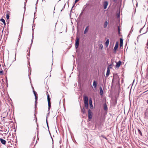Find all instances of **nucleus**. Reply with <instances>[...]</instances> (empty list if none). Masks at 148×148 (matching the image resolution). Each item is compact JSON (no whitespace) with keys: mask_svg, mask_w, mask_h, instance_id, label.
I'll return each instance as SVG.
<instances>
[{"mask_svg":"<svg viewBox=\"0 0 148 148\" xmlns=\"http://www.w3.org/2000/svg\"><path fill=\"white\" fill-rule=\"evenodd\" d=\"M88 116L89 121H90L92 118V112L90 109L88 111Z\"/></svg>","mask_w":148,"mask_h":148,"instance_id":"nucleus-1","label":"nucleus"},{"mask_svg":"<svg viewBox=\"0 0 148 148\" xmlns=\"http://www.w3.org/2000/svg\"><path fill=\"white\" fill-rule=\"evenodd\" d=\"M47 100L48 105V110L49 111L51 107V99L50 98L49 95H47Z\"/></svg>","mask_w":148,"mask_h":148,"instance_id":"nucleus-2","label":"nucleus"},{"mask_svg":"<svg viewBox=\"0 0 148 148\" xmlns=\"http://www.w3.org/2000/svg\"><path fill=\"white\" fill-rule=\"evenodd\" d=\"M33 92L34 95L35 97V108L36 109V102H37V98H38V97H37V93L34 90H33Z\"/></svg>","mask_w":148,"mask_h":148,"instance_id":"nucleus-3","label":"nucleus"},{"mask_svg":"<svg viewBox=\"0 0 148 148\" xmlns=\"http://www.w3.org/2000/svg\"><path fill=\"white\" fill-rule=\"evenodd\" d=\"M76 39L75 40V47L76 49H77L79 46V38H76Z\"/></svg>","mask_w":148,"mask_h":148,"instance_id":"nucleus-4","label":"nucleus"},{"mask_svg":"<svg viewBox=\"0 0 148 148\" xmlns=\"http://www.w3.org/2000/svg\"><path fill=\"white\" fill-rule=\"evenodd\" d=\"M108 5V2L107 1H105L103 3V8L106 9L107 8V6Z\"/></svg>","mask_w":148,"mask_h":148,"instance_id":"nucleus-5","label":"nucleus"},{"mask_svg":"<svg viewBox=\"0 0 148 148\" xmlns=\"http://www.w3.org/2000/svg\"><path fill=\"white\" fill-rule=\"evenodd\" d=\"M121 61L119 60L118 62L116 63V68H119L120 67L121 64Z\"/></svg>","mask_w":148,"mask_h":148,"instance_id":"nucleus-6","label":"nucleus"},{"mask_svg":"<svg viewBox=\"0 0 148 148\" xmlns=\"http://www.w3.org/2000/svg\"><path fill=\"white\" fill-rule=\"evenodd\" d=\"M90 108L91 109L93 108L91 99L90 98L89 100Z\"/></svg>","mask_w":148,"mask_h":148,"instance_id":"nucleus-7","label":"nucleus"},{"mask_svg":"<svg viewBox=\"0 0 148 148\" xmlns=\"http://www.w3.org/2000/svg\"><path fill=\"white\" fill-rule=\"evenodd\" d=\"M119 46V43L118 42H117L115 44V46L114 48V51H116L117 49Z\"/></svg>","mask_w":148,"mask_h":148,"instance_id":"nucleus-8","label":"nucleus"},{"mask_svg":"<svg viewBox=\"0 0 148 148\" xmlns=\"http://www.w3.org/2000/svg\"><path fill=\"white\" fill-rule=\"evenodd\" d=\"M120 45L119 46L120 47H122L123 45V39L122 38H120Z\"/></svg>","mask_w":148,"mask_h":148,"instance_id":"nucleus-9","label":"nucleus"},{"mask_svg":"<svg viewBox=\"0 0 148 148\" xmlns=\"http://www.w3.org/2000/svg\"><path fill=\"white\" fill-rule=\"evenodd\" d=\"M0 140L1 143L3 145H5L6 143L5 140L2 139V138H0Z\"/></svg>","mask_w":148,"mask_h":148,"instance_id":"nucleus-10","label":"nucleus"},{"mask_svg":"<svg viewBox=\"0 0 148 148\" xmlns=\"http://www.w3.org/2000/svg\"><path fill=\"white\" fill-rule=\"evenodd\" d=\"M145 118L146 119H148V110H147L145 113Z\"/></svg>","mask_w":148,"mask_h":148,"instance_id":"nucleus-11","label":"nucleus"},{"mask_svg":"<svg viewBox=\"0 0 148 148\" xmlns=\"http://www.w3.org/2000/svg\"><path fill=\"white\" fill-rule=\"evenodd\" d=\"M103 109L105 111H107L108 110V107L106 103H105L103 104Z\"/></svg>","mask_w":148,"mask_h":148,"instance_id":"nucleus-12","label":"nucleus"},{"mask_svg":"<svg viewBox=\"0 0 148 148\" xmlns=\"http://www.w3.org/2000/svg\"><path fill=\"white\" fill-rule=\"evenodd\" d=\"M85 105V106L86 108L88 109V102H84Z\"/></svg>","mask_w":148,"mask_h":148,"instance_id":"nucleus-13","label":"nucleus"},{"mask_svg":"<svg viewBox=\"0 0 148 148\" xmlns=\"http://www.w3.org/2000/svg\"><path fill=\"white\" fill-rule=\"evenodd\" d=\"M100 95L101 96H102L103 94V91L101 87H100Z\"/></svg>","mask_w":148,"mask_h":148,"instance_id":"nucleus-14","label":"nucleus"},{"mask_svg":"<svg viewBox=\"0 0 148 148\" xmlns=\"http://www.w3.org/2000/svg\"><path fill=\"white\" fill-rule=\"evenodd\" d=\"M93 86H94L95 88H96L97 86V82L94 80L93 81Z\"/></svg>","mask_w":148,"mask_h":148,"instance_id":"nucleus-15","label":"nucleus"},{"mask_svg":"<svg viewBox=\"0 0 148 148\" xmlns=\"http://www.w3.org/2000/svg\"><path fill=\"white\" fill-rule=\"evenodd\" d=\"M110 73V70L109 69V68H108L107 71V73L106 74V76L107 77H108Z\"/></svg>","mask_w":148,"mask_h":148,"instance_id":"nucleus-16","label":"nucleus"},{"mask_svg":"<svg viewBox=\"0 0 148 148\" xmlns=\"http://www.w3.org/2000/svg\"><path fill=\"white\" fill-rule=\"evenodd\" d=\"M88 98L87 96H85L84 97V102H88Z\"/></svg>","mask_w":148,"mask_h":148,"instance_id":"nucleus-17","label":"nucleus"},{"mask_svg":"<svg viewBox=\"0 0 148 148\" xmlns=\"http://www.w3.org/2000/svg\"><path fill=\"white\" fill-rule=\"evenodd\" d=\"M109 42V40L108 39L106 41L105 43V45L106 46V47H108V45Z\"/></svg>","mask_w":148,"mask_h":148,"instance_id":"nucleus-18","label":"nucleus"},{"mask_svg":"<svg viewBox=\"0 0 148 148\" xmlns=\"http://www.w3.org/2000/svg\"><path fill=\"white\" fill-rule=\"evenodd\" d=\"M88 26H87L86 29H85V30L84 31V34H86L87 32L88 31Z\"/></svg>","mask_w":148,"mask_h":148,"instance_id":"nucleus-19","label":"nucleus"},{"mask_svg":"<svg viewBox=\"0 0 148 148\" xmlns=\"http://www.w3.org/2000/svg\"><path fill=\"white\" fill-rule=\"evenodd\" d=\"M108 24V23L107 21H106L105 22L104 25V27L105 28H106L107 25Z\"/></svg>","mask_w":148,"mask_h":148,"instance_id":"nucleus-20","label":"nucleus"},{"mask_svg":"<svg viewBox=\"0 0 148 148\" xmlns=\"http://www.w3.org/2000/svg\"><path fill=\"white\" fill-rule=\"evenodd\" d=\"M0 21H1L3 23V24H4V25H6V23H5V20L1 18L0 19Z\"/></svg>","mask_w":148,"mask_h":148,"instance_id":"nucleus-21","label":"nucleus"},{"mask_svg":"<svg viewBox=\"0 0 148 148\" xmlns=\"http://www.w3.org/2000/svg\"><path fill=\"white\" fill-rule=\"evenodd\" d=\"M99 48L101 49H102L103 47V46L102 44H99Z\"/></svg>","mask_w":148,"mask_h":148,"instance_id":"nucleus-22","label":"nucleus"},{"mask_svg":"<svg viewBox=\"0 0 148 148\" xmlns=\"http://www.w3.org/2000/svg\"><path fill=\"white\" fill-rule=\"evenodd\" d=\"M81 111L83 114H84L85 113V110L84 108H83L82 109V108L81 109Z\"/></svg>","mask_w":148,"mask_h":148,"instance_id":"nucleus-23","label":"nucleus"},{"mask_svg":"<svg viewBox=\"0 0 148 148\" xmlns=\"http://www.w3.org/2000/svg\"><path fill=\"white\" fill-rule=\"evenodd\" d=\"M138 133L141 136H142V132H141V131L139 129H138Z\"/></svg>","mask_w":148,"mask_h":148,"instance_id":"nucleus-24","label":"nucleus"},{"mask_svg":"<svg viewBox=\"0 0 148 148\" xmlns=\"http://www.w3.org/2000/svg\"><path fill=\"white\" fill-rule=\"evenodd\" d=\"M118 34H120L121 29H120L119 26L118 27Z\"/></svg>","mask_w":148,"mask_h":148,"instance_id":"nucleus-25","label":"nucleus"},{"mask_svg":"<svg viewBox=\"0 0 148 148\" xmlns=\"http://www.w3.org/2000/svg\"><path fill=\"white\" fill-rule=\"evenodd\" d=\"M3 74V71H0V75H2Z\"/></svg>","mask_w":148,"mask_h":148,"instance_id":"nucleus-26","label":"nucleus"},{"mask_svg":"<svg viewBox=\"0 0 148 148\" xmlns=\"http://www.w3.org/2000/svg\"><path fill=\"white\" fill-rule=\"evenodd\" d=\"M33 39H34V38H32V39L31 40V45H30V47H31L32 45V42H33Z\"/></svg>","mask_w":148,"mask_h":148,"instance_id":"nucleus-27","label":"nucleus"},{"mask_svg":"<svg viewBox=\"0 0 148 148\" xmlns=\"http://www.w3.org/2000/svg\"><path fill=\"white\" fill-rule=\"evenodd\" d=\"M9 16L8 14H7L6 15V17L7 19H8L9 18Z\"/></svg>","mask_w":148,"mask_h":148,"instance_id":"nucleus-28","label":"nucleus"},{"mask_svg":"<svg viewBox=\"0 0 148 148\" xmlns=\"http://www.w3.org/2000/svg\"><path fill=\"white\" fill-rule=\"evenodd\" d=\"M101 137L104 138L106 139V137L103 135H101Z\"/></svg>","mask_w":148,"mask_h":148,"instance_id":"nucleus-29","label":"nucleus"},{"mask_svg":"<svg viewBox=\"0 0 148 148\" xmlns=\"http://www.w3.org/2000/svg\"><path fill=\"white\" fill-rule=\"evenodd\" d=\"M46 123H47V125H48V123L47 121V119H46Z\"/></svg>","mask_w":148,"mask_h":148,"instance_id":"nucleus-30","label":"nucleus"},{"mask_svg":"<svg viewBox=\"0 0 148 148\" xmlns=\"http://www.w3.org/2000/svg\"><path fill=\"white\" fill-rule=\"evenodd\" d=\"M143 28H141V29H140V33H141V31L143 30Z\"/></svg>","mask_w":148,"mask_h":148,"instance_id":"nucleus-31","label":"nucleus"},{"mask_svg":"<svg viewBox=\"0 0 148 148\" xmlns=\"http://www.w3.org/2000/svg\"><path fill=\"white\" fill-rule=\"evenodd\" d=\"M79 0H75V3L77 2Z\"/></svg>","mask_w":148,"mask_h":148,"instance_id":"nucleus-32","label":"nucleus"},{"mask_svg":"<svg viewBox=\"0 0 148 148\" xmlns=\"http://www.w3.org/2000/svg\"><path fill=\"white\" fill-rule=\"evenodd\" d=\"M19 40H20V39H19V38H18V41H18V42H17V46H18V42H19Z\"/></svg>","mask_w":148,"mask_h":148,"instance_id":"nucleus-33","label":"nucleus"},{"mask_svg":"<svg viewBox=\"0 0 148 148\" xmlns=\"http://www.w3.org/2000/svg\"><path fill=\"white\" fill-rule=\"evenodd\" d=\"M113 1L115 2H116V0H113Z\"/></svg>","mask_w":148,"mask_h":148,"instance_id":"nucleus-34","label":"nucleus"},{"mask_svg":"<svg viewBox=\"0 0 148 148\" xmlns=\"http://www.w3.org/2000/svg\"><path fill=\"white\" fill-rule=\"evenodd\" d=\"M111 64H110V65H109V67L110 68H111Z\"/></svg>","mask_w":148,"mask_h":148,"instance_id":"nucleus-35","label":"nucleus"},{"mask_svg":"<svg viewBox=\"0 0 148 148\" xmlns=\"http://www.w3.org/2000/svg\"><path fill=\"white\" fill-rule=\"evenodd\" d=\"M16 54H15V60H16Z\"/></svg>","mask_w":148,"mask_h":148,"instance_id":"nucleus-36","label":"nucleus"},{"mask_svg":"<svg viewBox=\"0 0 148 148\" xmlns=\"http://www.w3.org/2000/svg\"><path fill=\"white\" fill-rule=\"evenodd\" d=\"M147 103L148 104V100H147Z\"/></svg>","mask_w":148,"mask_h":148,"instance_id":"nucleus-37","label":"nucleus"},{"mask_svg":"<svg viewBox=\"0 0 148 148\" xmlns=\"http://www.w3.org/2000/svg\"><path fill=\"white\" fill-rule=\"evenodd\" d=\"M52 140H53V139H52Z\"/></svg>","mask_w":148,"mask_h":148,"instance_id":"nucleus-38","label":"nucleus"},{"mask_svg":"<svg viewBox=\"0 0 148 148\" xmlns=\"http://www.w3.org/2000/svg\"><path fill=\"white\" fill-rule=\"evenodd\" d=\"M47 126L48 128H49V126H48V125H47Z\"/></svg>","mask_w":148,"mask_h":148,"instance_id":"nucleus-39","label":"nucleus"},{"mask_svg":"<svg viewBox=\"0 0 148 148\" xmlns=\"http://www.w3.org/2000/svg\"><path fill=\"white\" fill-rule=\"evenodd\" d=\"M82 12L81 13L80 15H81V14H82Z\"/></svg>","mask_w":148,"mask_h":148,"instance_id":"nucleus-40","label":"nucleus"},{"mask_svg":"<svg viewBox=\"0 0 148 148\" xmlns=\"http://www.w3.org/2000/svg\"><path fill=\"white\" fill-rule=\"evenodd\" d=\"M74 5L73 6L72 8L74 7Z\"/></svg>","mask_w":148,"mask_h":148,"instance_id":"nucleus-41","label":"nucleus"},{"mask_svg":"<svg viewBox=\"0 0 148 148\" xmlns=\"http://www.w3.org/2000/svg\"><path fill=\"white\" fill-rule=\"evenodd\" d=\"M144 33H142V34H144Z\"/></svg>","mask_w":148,"mask_h":148,"instance_id":"nucleus-42","label":"nucleus"}]
</instances>
